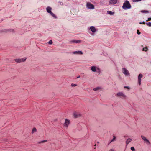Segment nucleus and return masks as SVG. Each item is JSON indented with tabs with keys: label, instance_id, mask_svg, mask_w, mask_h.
I'll list each match as a JSON object with an SVG mask.
<instances>
[{
	"label": "nucleus",
	"instance_id": "1",
	"mask_svg": "<svg viewBox=\"0 0 151 151\" xmlns=\"http://www.w3.org/2000/svg\"><path fill=\"white\" fill-rule=\"evenodd\" d=\"M131 8V6L129 2L127 0L125 1V2L123 4V9H130Z\"/></svg>",
	"mask_w": 151,
	"mask_h": 151
},
{
	"label": "nucleus",
	"instance_id": "2",
	"mask_svg": "<svg viewBox=\"0 0 151 151\" xmlns=\"http://www.w3.org/2000/svg\"><path fill=\"white\" fill-rule=\"evenodd\" d=\"M52 9L51 7L48 6L46 8L47 12L49 13L53 17L55 18H56V16L51 12Z\"/></svg>",
	"mask_w": 151,
	"mask_h": 151
},
{
	"label": "nucleus",
	"instance_id": "3",
	"mask_svg": "<svg viewBox=\"0 0 151 151\" xmlns=\"http://www.w3.org/2000/svg\"><path fill=\"white\" fill-rule=\"evenodd\" d=\"M141 137L142 139L146 143L147 145H149L150 144V143L149 140L147 139L146 137L143 135L141 136Z\"/></svg>",
	"mask_w": 151,
	"mask_h": 151
},
{
	"label": "nucleus",
	"instance_id": "4",
	"mask_svg": "<svg viewBox=\"0 0 151 151\" xmlns=\"http://www.w3.org/2000/svg\"><path fill=\"white\" fill-rule=\"evenodd\" d=\"M86 7L87 8L90 9H94V5L91 3L89 2L87 3Z\"/></svg>",
	"mask_w": 151,
	"mask_h": 151
},
{
	"label": "nucleus",
	"instance_id": "5",
	"mask_svg": "<svg viewBox=\"0 0 151 151\" xmlns=\"http://www.w3.org/2000/svg\"><path fill=\"white\" fill-rule=\"evenodd\" d=\"M26 58H24L21 59H15V61L17 63H20L22 62H24L26 60Z\"/></svg>",
	"mask_w": 151,
	"mask_h": 151
},
{
	"label": "nucleus",
	"instance_id": "6",
	"mask_svg": "<svg viewBox=\"0 0 151 151\" xmlns=\"http://www.w3.org/2000/svg\"><path fill=\"white\" fill-rule=\"evenodd\" d=\"M123 73L126 76H129L130 75V73L128 71L124 68H123Z\"/></svg>",
	"mask_w": 151,
	"mask_h": 151
},
{
	"label": "nucleus",
	"instance_id": "7",
	"mask_svg": "<svg viewBox=\"0 0 151 151\" xmlns=\"http://www.w3.org/2000/svg\"><path fill=\"white\" fill-rule=\"evenodd\" d=\"M82 41L81 40H72L70 41V43H81V42Z\"/></svg>",
	"mask_w": 151,
	"mask_h": 151
},
{
	"label": "nucleus",
	"instance_id": "8",
	"mask_svg": "<svg viewBox=\"0 0 151 151\" xmlns=\"http://www.w3.org/2000/svg\"><path fill=\"white\" fill-rule=\"evenodd\" d=\"M142 76H143L141 74H139L138 76V81L139 85L141 84V78L142 77Z\"/></svg>",
	"mask_w": 151,
	"mask_h": 151
},
{
	"label": "nucleus",
	"instance_id": "9",
	"mask_svg": "<svg viewBox=\"0 0 151 151\" xmlns=\"http://www.w3.org/2000/svg\"><path fill=\"white\" fill-rule=\"evenodd\" d=\"M90 29L91 31L93 33H94L96 31V29L93 26L90 27Z\"/></svg>",
	"mask_w": 151,
	"mask_h": 151
},
{
	"label": "nucleus",
	"instance_id": "10",
	"mask_svg": "<svg viewBox=\"0 0 151 151\" xmlns=\"http://www.w3.org/2000/svg\"><path fill=\"white\" fill-rule=\"evenodd\" d=\"M117 0H110L109 1V3L112 4H114L117 3Z\"/></svg>",
	"mask_w": 151,
	"mask_h": 151
},
{
	"label": "nucleus",
	"instance_id": "11",
	"mask_svg": "<svg viewBox=\"0 0 151 151\" xmlns=\"http://www.w3.org/2000/svg\"><path fill=\"white\" fill-rule=\"evenodd\" d=\"M69 124V121L66 119H65V122L64 124V126L68 127Z\"/></svg>",
	"mask_w": 151,
	"mask_h": 151
},
{
	"label": "nucleus",
	"instance_id": "12",
	"mask_svg": "<svg viewBox=\"0 0 151 151\" xmlns=\"http://www.w3.org/2000/svg\"><path fill=\"white\" fill-rule=\"evenodd\" d=\"M73 53L74 54H80V55H82L83 54V53L81 51H75L74 52H73Z\"/></svg>",
	"mask_w": 151,
	"mask_h": 151
},
{
	"label": "nucleus",
	"instance_id": "13",
	"mask_svg": "<svg viewBox=\"0 0 151 151\" xmlns=\"http://www.w3.org/2000/svg\"><path fill=\"white\" fill-rule=\"evenodd\" d=\"M80 116V114L78 113H74V116L75 118L79 117Z\"/></svg>",
	"mask_w": 151,
	"mask_h": 151
},
{
	"label": "nucleus",
	"instance_id": "14",
	"mask_svg": "<svg viewBox=\"0 0 151 151\" xmlns=\"http://www.w3.org/2000/svg\"><path fill=\"white\" fill-rule=\"evenodd\" d=\"M131 139L130 138H128L127 139L126 142L127 145L131 141Z\"/></svg>",
	"mask_w": 151,
	"mask_h": 151
},
{
	"label": "nucleus",
	"instance_id": "15",
	"mask_svg": "<svg viewBox=\"0 0 151 151\" xmlns=\"http://www.w3.org/2000/svg\"><path fill=\"white\" fill-rule=\"evenodd\" d=\"M116 95L118 97H122L123 96V93L122 92H119Z\"/></svg>",
	"mask_w": 151,
	"mask_h": 151
},
{
	"label": "nucleus",
	"instance_id": "16",
	"mask_svg": "<svg viewBox=\"0 0 151 151\" xmlns=\"http://www.w3.org/2000/svg\"><path fill=\"white\" fill-rule=\"evenodd\" d=\"M91 70L93 72H95L96 71V68L95 66H93L91 67Z\"/></svg>",
	"mask_w": 151,
	"mask_h": 151
},
{
	"label": "nucleus",
	"instance_id": "17",
	"mask_svg": "<svg viewBox=\"0 0 151 151\" xmlns=\"http://www.w3.org/2000/svg\"><path fill=\"white\" fill-rule=\"evenodd\" d=\"M148 50V48L147 47H145V48H143L142 50L143 51H145L147 52Z\"/></svg>",
	"mask_w": 151,
	"mask_h": 151
},
{
	"label": "nucleus",
	"instance_id": "18",
	"mask_svg": "<svg viewBox=\"0 0 151 151\" xmlns=\"http://www.w3.org/2000/svg\"><path fill=\"white\" fill-rule=\"evenodd\" d=\"M36 131V129L35 128H33L32 131V133L33 134Z\"/></svg>",
	"mask_w": 151,
	"mask_h": 151
},
{
	"label": "nucleus",
	"instance_id": "19",
	"mask_svg": "<svg viewBox=\"0 0 151 151\" xmlns=\"http://www.w3.org/2000/svg\"><path fill=\"white\" fill-rule=\"evenodd\" d=\"M141 12L143 13H148L149 12L148 11L146 10H142L141 11Z\"/></svg>",
	"mask_w": 151,
	"mask_h": 151
},
{
	"label": "nucleus",
	"instance_id": "20",
	"mask_svg": "<svg viewBox=\"0 0 151 151\" xmlns=\"http://www.w3.org/2000/svg\"><path fill=\"white\" fill-rule=\"evenodd\" d=\"M47 142V140H43V141H42L41 142H38V144H40L41 143H44L45 142Z\"/></svg>",
	"mask_w": 151,
	"mask_h": 151
},
{
	"label": "nucleus",
	"instance_id": "21",
	"mask_svg": "<svg viewBox=\"0 0 151 151\" xmlns=\"http://www.w3.org/2000/svg\"><path fill=\"white\" fill-rule=\"evenodd\" d=\"M146 24L148 26H151V22H150L146 23Z\"/></svg>",
	"mask_w": 151,
	"mask_h": 151
},
{
	"label": "nucleus",
	"instance_id": "22",
	"mask_svg": "<svg viewBox=\"0 0 151 151\" xmlns=\"http://www.w3.org/2000/svg\"><path fill=\"white\" fill-rule=\"evenodd\" d=\"M100 88L99 87H96L95 88H93V90L95 91H97L98 90H99Z\"/></svg>",
	"mask_w": 151,
	"mask_h": 151
},
{
	"label": "nucleus",
	"instance_id": "23",
	"mask_svg": "<svg viewBox=\"0 0 151 151\" xmlns=\"http://www.w3.org/2000/svg\"><path fill=\"white\" fill-rule=\"evenodd\" d=\"M116 139V137L114 136H113V139L111 141L110 143L111 142H112L114 141V140H115Z\"/></svg>",
	"mask_w": 151,
	"mask_h": 151
},
{
	"label": "nucleus",
	"instance_id": "24",
	"mask_svg": "<svg viewBox=\"0 0 151 151\" xmlns=\"http://www.w3.org/2000/svg\"><path fill=\"white\" fill-rule=\"evenodd\" d=\"M107 13L110 14V15H112L113 14V13L111 11H108Z\"/></svg>",
	"mask_w": 151,
	"mask_h": 151
},
{
	"label": "nucleus",
	"instance_id": "25",
	"mask_svg": "<svg viewBox=\"0 0 151 151\" xmlns=\"http://www.w3.org/2000/svg\"><path fill=\"white\" fill-rule=\"evenodd\" d=\"M131 150H132V151H135V148L134 147H131Z\"/></svg>",
	"mask_w": 151,
	"mask_h": 151
},
{
	"label": "nucleus",
	"instance_id": "26",
	"mask_svg": "<svg viewBox=\"0 0 151 151\" xmlns=\"http://www.w3.org/2000/svg\"><path fill=\"white\" fill-rule=\"evenodd\" d=\"M49 44H52V40H49V42H48Z\"/></svg>",
	"mask_w": 151,
	"mask_h": 151
},
{
	"label": "nucleus",
	"instance_id": "27",
	"mask_svg": "<svg viewBox=\"0 0 151 151\" xmlns=\"http://www.w3.org/2000/svg\"><path fill=\"white\" fill-rule=\"evenodd\" d=\"M137 33L138 35H140L141 34V32H139V30H137Z\"/></svg>",
	"mask_w": 151,
	"mask_h": 151
},
{
	"label": "nucleus",
	"instance_id": "28",
	"mask_svg": "<svg viewBox=\"0 0 151 151\" xmlns=\"http://www.w3.org/2000/svg\"><path fill=\"white\" fill-rule=\"evenodd\" d=\"M141 0H133L132 1L133 2H138L140 1Z\"/></svg>",
	"mask_w": 151,
	"mask_h": 151
},
{
	"label": "nucleus",
	"instance_id": "29",
	"mask_svg": "<svg viewBox=\"0 0 151 151\" xmlns=\"http://www.w3.org/2000/svg\"><path fill=\"white\" fill-rule=\"evenodd\" d=\"M124 88H127L128 90H129L130 89V88L129 86H124Z\"/></svg>",
	"mask_w": 151,
	"mask_h": 151
},
{
	"label": "nucleus",
	"instance_id": "30",
	"mask_svg": "<svg viewBox=\"0 0 151 151\" xmlns=\"http://www.w3.org/2000/svg\"><path fill=\"white\" fill-rule=\"evenodd\" d=\"M139 23L141 24H146V23H145L144 22H140Z\"/></svg>",
	"mask_w": 151,
	"mask_h": 151
},
{
	"label": "nucleus",
	"instance_id": "31",
	"mask_svg": "<svg viewBox=\"0 0 151 151\" xmlns=\"http://www.w3.org/2000/svg\"><path fill=\"white\" fill-rule=\"evenodd\" d=\"M71 86H77V85L76 84H72L71 85Z\"/></svg>",
	"mask_w": 151,
	"mask_h": 151
},
{
	"label": "nucleus",
	"instance_id": "32",
	"mask_svg": "<svg viewBox=\"0 0 151 151\" xmlns=\"http://www.w3.org/2000/svg\"><path fill=\"white\" fill-rule=\"evenodd\" d=\"M151 20V17H150L148 18V20H146V21H149Z\"/></svg>",
	"mask_w": 151,
	"mask_h": 151
},
{
	"label": "nucleus",
	"instance_id": "33",
	"mask_svg": "<svg viewBox=\"0 0 151 151\" xmlns=\"http://www.w3.org/2000/svg\"><path fill=\"white\" fill-rule=\"evenodd\" d=\"M109 151H114V150L112 149H111L109 150Z\"/></svg>",
	"mask_w": 151,
	"mask_h": 151
},
{
	"label": "nucleus",
	"instance_id": "34",
	"mask_svg": "<svg viewBox=\"0 0 151 151\" xmlns=\"http://www.w3.org/2000/svg\"><path fill=\"white\" fill-rule=\"evenodd\" d=\"M80 77V76L79 75L77 77V78H79Z\"/></svg>",
	"mask_w": 151,
	"mask_h": 151
},
{
	"label": "nucleus",
	"instance_id": "35",
	"mask_svg": "<svg viewBox=\"0 0 151 151\" xmlns=\"http://www.w3.org/2000/svg\"><path fill=\"white\" fill-rule=\"evenodd\" d=\"M123 98H124V97H125V96L124 94H123Z\"/></svg>",
	"mask_w": 151,
	"mask_h": 151
},
{
	"label": "nucleus",
	"instance_id": "36",
	"mask_svg": "<svg viewBox=\"0 0 151 151\" xmlns=\"http://www.w3.org/2000/svg\"><path fill=\"white\" fill-rule=\"evenodd\" d=\"M6 30H5L4 32H6Z\"/></svg>",
	"mask_w": 151,
	"mask_h": 151
},
{
	"label": "nucleus",
	"instance_id": "37",
	"mask_svg": "<svg viewBox=\"0 0 151 151\" xmlns=\"http://www.w3.org/2000/svg\"><path fill=\"white\" fill-rule=\"evenodd\" d=\"M94 146H96V144L94 145Z\"/></svg>",
	"mask_w": 151,
	"mask_h": 151
}]
</instances>
